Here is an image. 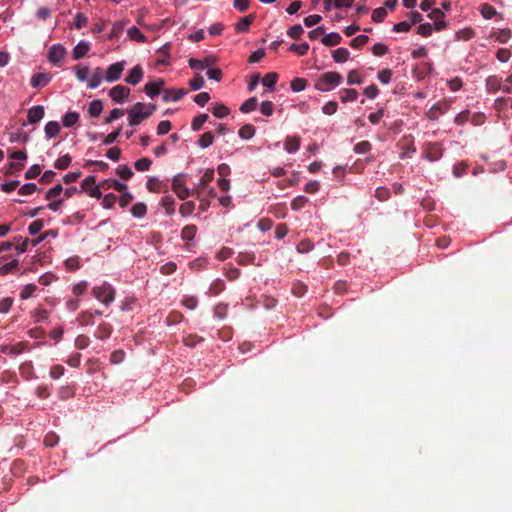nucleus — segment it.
Masks as SVG:
<instances>
[{
  "label": "nucleus",
  "mask_w": 512,
  "mask_h": 512,
  "mask_svg": "<svg viewBox=\"0 0 512 512\" xmlns=\"http://www.w3.org/2000/svg\"><path fill=\"white\" fill-rule=\"evenodd\" d=\"M155 109L156 107L153 104L136 103L127 111L129 124L132 126L139 125L142 121L147 119Z\"/></svg>",
  "instance_id": "f03ea898"
},
{
  "label": "nucleus",
  "mask_w": 512,
  "mask_h": 512,
  "mask_svg": "<svg viewBox=\"0 0 512 512\" xmlns=\"http://www.w3.org/2000/svg\"><path fill=\"white\" fill-rule=\"evenodd\" d=\"M204 83V78L200 74H197L189 81V86L192 90L196 91L201 89L204 86Z\"/></svg>",
  "instance_id": "a18cd8bd"
},
{
  "label": "nucleus",
  "mask_w": 512,
  "mask_h": 512,
  "mask_svg": "<svg viewBox=\"0 0 512 512\" xmlns=\"http://www.w3.org/2000/svg\"><path fill=\"white\" fill-rule=\"evenodd\" d=\"M101 187L103 189H114L117 192H124V190L128 189L127 184L120 182L116 179H106L102 181Z\"/></svg>",
  "instance_id": "f8f14e48"
},
{
  "label": "nucleus",
  "mask_w": 512,
  "mask_h": 512,
  "mask_svg": "<svg viewBox=\"0 0 512 512\" xmlns=\"http://www.w3.org/2000/svg\"><path fill=\"white\" fill-rule=\"evenodd\" d=\"M41 172L39 165H33L31 166L26 172H25V178L26 179H33L36 178Z\"/></svg>",
  "instance_id": "e2e57ef3"
},
{
  "label": "nucleus",
  "mask_w": 512,
  "mask_h": 512,
  "mask_svg": "<svg viewBox=\"0 0 512 512\" xmlns=\"http://www.w3.org/2000/svg\"><path fill=\"white\" fill-rule=\"evenodd\" d=\"M151 164H152V161L149 158L144 157V158L137 160L135 162L134 166L137 171L144 172V171L149 170Z\"/></svg>",
  "instance_id": "4c0bfd02"
},
{
  "label": "nucleus",
  "mask_w": 512,
  "mask_h": 512,
  "mask_svg": "<svg viewBox=\"0 0 512 512\" xmlns=\"http://www.w3.org/2000/svg\"><path fill=\"white\" fill-rule=\"evenodd\" d=\"M161 205L165 208L167 214L174 213V199L170 195H165L161 199Z\"/></svg>",
  "instance_id": "e433bc0d"
},
{
  "label": "nucleus",
  "mask_w": 512,
  "mask_h": 512,
  "mask_svg": "<svg viewBox=\"0 0 512 512\" xmlns=\"http://www.w3.org/2000/svg\"><path fill=\"white\" fill-rule=\"evenodd\" d=\"M44 131L48 139L54 138L60 131V124L56 121H49L46 123Z\"/></svg>",
  "instance_id": "b1692460"
},
{
  "label": "nucleus",
  "mask_w": 512,
  "mask_h": 512,
  "mask_svg": "<svg viewBox=\"0 0 512 512\" xmlns=\"http://www.w3.org/2000/svg\"><path fill=\"white\" fill-rule=\"evenodd\" d=\"M171 129V123L167 120L161 121L157 127V133L159 135L167 134Z\"/></svg>",
  "instance_id": "338daca9"
},
{
  "label": "nucleus",
  "mask_w": 512,
  "mask_h": 512,
  "mask_svg": "<svg viewBox=\"0 0 512 512\" xmlns=\"http://www.w3.org/2000/svg\"><path fill=\"white\" fill-rule=\"evenodd\" d=\"M44 117V107L41 105L31 107L27 112V124H35Z\"/></svg>",
  "instance_id": "9d476101"
},
{
  "label": "nucleus",
  "mask_w": 512,
  "mask_h": 512,
  "mask_svg": "<svg viewBox=\"0 0 512 512\" xmlns=\"http://www.w3.org/2000/svg\"><path fill=\"white\" fill-rule=\"evenodd\" d=\"M255 135V127L251 124H246L242 126L239 130V136L242 139L248 140L251 139Z\"/></svg>",
  "instance_id": "c85d7f7f"
},
{
  "label": "nucleus",
  "mask_w": 512,
  "mask_h": 512,
  "mask_svg": "<svg viewBox=\"0 0 512 512\" xmlns=\"http://www.w3.org/2000/svg\"><path fill=\"white\" fill-rule=\"evenodd\" d=\"M368 40H369L368 36L359 35L351 40L350 46L353 48H361L368 42Z\"/></svg>",
  "instance_id": "603ef678"
},
{
  "label": "nucleus",
  "mask_w": 512,
  "mask_h": 512,
  "mask_svg": "<svg viewBox=\"0 0 512 512\" xmlns=\"http://www.w3.org/2000/svg\"><path fill=\"white\" fill-rule=\"evenodd\" d=\"M321 41L325 46H336L341 43L342 37L337 32H331L326 34Z\"/></svg>",
  "instance_id": "5701e85b"
},
{
  "label": "nucleus",
  "mask_w": 512,
  "mask_h": 512,
  "mask_svg": "<svg viewBox=\"0 0 512 512\" xmlns=\"http://www.w3.org/2000/svg\"><path fill=\"white\" fill-rule=\"evenodd\" d=\"M338 94L342 103L353 102L358 98V92L352 88H343Z\"/></svg>",
  "instance_id": "f3484780"
},
{
  "label": "nucleus",
  "mask_w": 512,
  "mask_h": 512,
  "mask_svg": "<svg viewBox=\"0 0 512 512\" xmlns=\"http://www.w3.org/2000/svg\"><path fill=\"white\" fill-rule=\"evenodd\" d=\"M254 17L252 15L246 16L238 21L235 25V30L237 32H246L249 29L250 24L252 23Z\"/></svg>",
  "instance_id": "bb28decb"
},
{
  "label": "nucleus",
  "mask_w": 512,
  "mask_h": 512,
  "mask_svg": "<svg viewBox=\"0 0 512 512\" xmlns=\"http://www.w3.org/2000/svg\"><path fill=\"white\" fill-rule=\"evenodd\" d=\"M332 58L336 63H345L350 58V52L347 48H337L332 51Z\"/></svg>",
  "instance_id": "6ab92c4d"
},
{
  "label": "nucleus",
  "mask_w": 512,
  "mask_h": 512,
  "mask_svg": "<svg viewBox=\"0 0 512 512\" xmlns=\"http://www.w3.org/2000/svg\"><path fill=\"white\" fill-rule=\"evenodd\" d=\"M289 50L292 51V52H295L297 53L298 55H305L308 50H309V44L304 42V43H301V44H292L290 47H289Z\"/></svg>",
  "instance_id": "79ce46f5"
},
{
  "label": "nucleus",
  "mask_w": 512,
  "mask_h": 512,
  "mask_svg": "<svg viewBox=\"0 0 512 512\" xmlns=\"http://www.w3.org/2000/svg\"><path fill=\"white\" fill-rule=\"evenodd\" d=\"M103 80V70L100 67H97L93 70L88 82L87 86L90 89H96Z\"/></svg>",
  "instance_id": "2eb2a0df"
},
{
  "label": "nucleus",
  "mask_w": 512,
  "mask_h": 512,
  "mask_svg": "<svg viewBox=\"0 0 512 512\" xmlns=\"http://www.w3.org/2000/svg\"><path fill=\"white\" fill-rule=\"evenodd\" d=\"M117 201V197L113 193L106 194L102 199V206L105 209H111Z\"/></svg>",
  "instance_id": "37998d69"
},
{
  "label": "nucleus",
  "mask_w": 512,
  "mask_h": 512,
  "mask_svg": "<svg viewBox=\"0 0 512 512\" xmlns=\"http://www.w3.org/2000/svg\"><path fill=\"white\" fill-rule=\"evenodd\" d=\"M37 190V186L34 183H26L22 185L19 189V194L21 195H30Z\"/></svg>",
  "instance_id": "6e6d98bb"
},
{
  "label": "nucleus",
  "mask_w": 512,
  "mask_h": 512,
  "mask_svg": "<svg viewBox=\"0 0 512 512\" xmlns=\"http://www.w3.org/2000/svg\"><path fill=\"white\" fill-rule=\"evenodd\" d=\"M481 14L485 19H491L496 14V10L491 5L485 4L481 8Z\"/></svg>",
  "instance_id": "4d7b16f0"
},
{
  "label": "nucleus",
  "mask_w": 512,
  "mask_h": 512,
  "mask_svg": "<svg viewBox=\"0 0 512 512\" xmlns=\"http://www.w3.org/2000/svg\"><path fill=\"white\" fill-rule=\"evenodd\" d=\"M213 178H214V170L213 169H207L203 173V175H202V177H201V179H200V181H199V183H198L196 188L197 189L205 188L207 186V184L213 180Z\"/></svg>",
  "instance_id": "c756f323"
},
{
  "label": "nucleus",
  "mask_w": 512,
  "mask_h": 512,
  "mask_svg": "<svg viewBox=\"0 0 512 512\" xmlns=\"http://www.w3.org/2000/svg\"><path fill=\"white\" fill-rule=\"evenodd\" d=\"M63 192V187L60 184L55 185L51 189L48 190L46 194V198L48 200L58 199L60 194Z\"/></svg>",
  "instance_id": "8fccbe9b"
},
{
  "label": "nucleus",
  "mask_w": 512,
  "mask_h": 512,
  "mask_svg": "<svg viewBox=\"0 0 512 512\" xmlns=\"http://www.w3.org/2000/svg\"><path fill=\"white\" fill-rule=\"evenodd\" d=\"M119 204L122 208H125L133 199V195L127 190L120 192Z\"/></svg>",
  "instance_id": "5fc2aeb1"
},
{
  "label": "nucleus",
  "mask_w": 512,
  "mask_h": 512,
  "mask_svg": "<svg viewBox=\"0 0 512 512\" xmlns=\"http://www.w3.org/2000/svg\"><path fill=\"white\" fill-rule=\"evenodd\" d=\"M90 50L88 42L80 41L73 49V58L75 60L83 58Z\"/></svg>",
  "instance_id": "a211bd4d"
},
{
  "label": "nucleus",
  "mask_w": 512,
  "mask_h": 512,
  "mask_svg": "<svg viewBox=\"0 0 512 512\" xmlns=\"http://www.w3.org/2000/svg\"><path fill=\"white\" fill-rule=\"evenodd\" d=\"M66 49L60 44H55L50 47L48 52V59L53 65H59L64 59Z\"/></svg>",
  "instance_id": "6e6552de"
},
{
  "label": "nucleus",
  "mask_w": 512,
  "mask_h": 512,
  "mask_svg": "<svg viewBox=\"0 0 512 512\" xmlns=\"http://www.w3.org/2000/svg\"><path fill=\"white\" fill-rule=\"evenodd\" d=\"M93 294L100 302L106 305L114 300V290L106 283L95 286L93 288Z\"/></svg>",
  "instance_id": "7ed1b4c3"
},
{
  "label": "nucleus",
  "mask_w": 512,
  "mask_h": 512,
  "mask_svg": "<svg viewBox=\"0 0 512 512\" xmlns=\"http://www.w3.org/2000/svg\"><path fill=\"white\" fill-rule=\"evenodd\" d=\"M212 113L217 118H224L229 115L230 110L226 105L218 103L212 108Z\"/></svg>",
  "instance_id": "cd10ccee"
},
{
  "label": "nucleus",
  "mask_w": 512,
  "mask_h": 512,
  "mask_svg": "<svg viewBox=\"0 0 512 512\" xmlns=\"http://www.w3.org/2000/svg\"><path fill=\"white\" fill-rule=\"evenodd\" d=\"M127 34L130 39L137 42H145L146 40L144 34L135 26L130 27L127 31Z\"/></svg>",
  "instance_id": "2f4dec72"
},
{
  "label": "nucleus",
  "mask_w": 512,
  "mask_h": 512,
  "mask_svg": "<svg viewBox=\"0 0 512 512\" xmlns=\"http://www.w3.org/2000/svg\"><path fill=\"white\" fill-rule=\"evenodd\" d=\"M12 161L10 162L6 174L11 175L19 172L24 167V162L27 159V155L23 151H15L10 155Z\"/></svg>",
  "instance_id": "20e7f679"
},
{
  "label": "nucleus",
  "mask_w": 512,
  "mask_h": 512,
  "mask_svg": "<svg viewBox=\"0 0 512 512\" xmlns=\"http://www.w3.org/2000/svg\"><path fill=\"white\" fill-rule=\"evenodd\" d=\"M307 86V81L303 78H294L290 83V88L293 92L303 91Z\"/></svg>",
  "instance_id": "72a5a7b5"
},
{
  "label": "nucleus",
  "mask_w": 512,
  "mask_h": 512,
  "mask_svg": "<svg viewBox=\"0 0 512 512\" xmlns=\"http://www.w3.org/2000/svg\"><path fill=\"white\" fill-rule=\"evenodd\" d=\"M71 163V157L66 154V155H63L61 157H59L56 161H55V168L57 169H66Z\"/></svg>",
  "instance_id": "de8ad7c7"
},
{
  "label": "nucleus",
  "mask_w": 512,
  "mask_h": 512,
  "mask_svg": "<svg viewBox=\"0 0 512 512\" xmlns=\"http://www.w3.org/2000/svg\"><path fill=\"white\" fill-rule=\"evenodd\" d=\"M163 86H164L163 80H161V79L157 80V81L151 80L146 83L144 90H145V93L147 94V96H149L150 98H153L159 94V92L161 91Z\"/></svg>",
  "instance_id": "9b49d317"
},
{
  "label": "nucleus",
  "mask_w": 512,
  "mask_h": 512,
  "mask_svg": "<svg viewBox=\"0 0 512 512\" xmlns=\"http://www.w3.org/2000/svg\"><path fill=\"white\" fill-rule=\"evenodd\" d=\"M300 143L298 136H289L285 139V150L288 153H294L300 148Z\"/></svg>",
  "instance_id": "4be33fe9"
},
{
  "label": "nucleus",
  "mask_w": 512,
  "mask_h": 512,
  "mask_svg": "<svg viewBox=\"0 0 512 512\" xmlns=\"http://www.w3.org/2000/svg\"><path fill=\"white\" fill-rule=\"evenodd\" d=\"M103 110V104L101 100H93L88 106V113L91 117H98Z\"/></svg>",
  "instance_id": "393cba45"
},
{
  "label": "nucleus",
  "mask_w": 512,
  "mask_h": 512,
  "mask_svg": "<svg viewBox=\"0 0 512 512\" xmlns=\"http://www.w3.org/2000/svg\"><path fill=\"white\" fill-rule=\"evenodd\" d=\"M89 73H90V69L88 66L86 65H78L76 66L75 68V75H76V78L78 79V81L80 82H84V81H87L88 82V76H89Z\"/></svg>",
  "instance_id": "a878e982"
},
{
  "label": "nucleus",
  "mask_w": 512,
  "mask_h": 512,
  "mask_svg": "<svg viewBox=\"0 0 512 512\" xmlns=\"http://www.w3.org/2000/svg\"><path fill=\"white\" fill-rule=\"evenodd\" d=\"M433 31V27L430 23H424V24H421L419 27H418V34L423 36V37H428L431 35Z\"/></svg>",
  "instance_id": "13d9d810"
},
{
  "label": "nucleus",
  "mask_w": 512,
  "mask_h": 512,
  "mask_svg": "<svg viewBox=\"0 0 512 512\" xmlns=\"http://www.w3.org/2000/svg\"><path fill=\"white\" fill-rule=\"evenodd\" d=\"M186 91L184 89H178V90H174V89H171V90H167L165 91L164 95H163V100L164 101H179L180 99H182L185 95H186Z\"/></svg>",
  "instance_id": "aec40b11"
},
{
  "label": "nucleus",
  "mask_w": 512,
  "mask_h": 512,
  "mask_svg": "<svg viewBox=\"0 0 512 512\" xmlns=\"http://www.w3.org/2000/svg\"><path fill=\"white\" fill-rule=\"evenodd\" d=\"M123 115H124L123 110L115 108L110 112L109 116L105 119V122L111 123V122L121 118Z\"/></svg>",
  "instance_id": "052dcab7"
},
{
  "label": "nucleus",
  "mask_w": 512,
  "mask_h": 512,
  "mask_svg": "<svg viewBox=\"0 0 512 512\" xmlns=\"http://www.w3.org/2000/svg\"><path fill=\"white\" fill-rule=\"evenodd\" d=\"M130 95V89L122 85H116L109 91V96L116 103L125 102Z\"/></svg>",
  "instance_id": "0eeeda50"
},
{
  "label": "nucleus",
  "mask_w": 512,
  "mask_h": 512,
  "mask_svg": "<svg viewBox=\"0 0 512 512\" xmlns=\"http://www.w3.org/2000/svg\"><path fill=\"white\" fill-rule=\"evenodd\" d=\"M278 80V75L274 72L268 73L264 76L262 80V84L268 87L270 90H273L276 82Z\"/></svg>",
  "instance_id": "f704fd0d"
},
{
  "label": "nucleus",
  "mask_w": 512,
  "mask_h": 512,
  "mask_svg": "<svg viewBox=\"0 0 512 512\" xmlns=\"http://www.w3.org/2000/svg\"><path fill=\"white\" fill-rule=\"evenodd\" d=\"M210 100V95L207 92H201L194 98L196 104L204 106Z\"/></svg>",
  "instance_id": "69168bd1"
},
{
  "label": "nucleus",
  "mask_w": 512,
  "mask_h": 512,
  "mask_svg": "<svg viewBox=\"0 0 512 512\" xmlns=\"http://www.w3.org/2000/svg\"><path fill=\"white\" fill-rule=\"evenodd\" d=\"M0 264V274L6 275L18 266V259L14 258L10 261H7L6 256H1Z\"/></svg>",
  "instance_id": "4468645a"
},
{
  "label": "nucleus",
  "mask_w": 512,
  "mask_h": 512,
  "mask_svg": "<svg viewBox=\"0 0 512 512\" xmlns=\"http://www.w3.org/2000/svg\"><path fill=\"white\" fill-rule=\"evenodd\" d=\"M386 15V9L384 7H379L372 12V19L374 22H382Z\"/></svg>",
  "instance_id": "864d4df0"
},
{
  "label": "nucleus",
  "mask_w": 512,
  "mask_h": 512,
  "mask_svg": "<svg viewBox=\"0 0 512 512\" xmlns=\"http://www.w3.org/2000/svg\"><path fill=\"white\" fill-rule=\"evenodd\" d=\"M188 63L191 69L202 71L206 68H210L215 63V58L212 56H208L204 59L190 58Z\"/></svg>",
  "instance_id": "1a4fd4ad"
},
{
  "label": "nucleus",
  "mask_w": 512,
  "mask_h": 512,
  "mask_svg": "<svg viewBox=\"0 0 512 512\" xmlns=\"http://www.w3.org/2000/svg\"><path fill=\"white\" fill-rule=\"evenodd\" d=\"M42 228L43 222L41 220H36L29 225L28 230L31 235H36Z\"/></svg>",
  "instance_id": "774afa93"
},
{
  "label": "nucleus",
  "mask_w": 512,
  "mask_h": 512,
  "mask_svg": "<svg viewBox=\"0 0 512 512\" xmlns=\"http://www.w3.org/2000/svg\"><path fill=\"white\" fill-rule=\"evenodd\" d=\"M125 61H119L111 64L105 73V80L109 83L115 82L120 79L124 69H125Z\"/></svg>",
  "instance_id": "423d86ee"
},
{
  "label": "nucleus",
  "mask_w": 512,
  "mask_h": 512,
  "mask_svg": "<svg viewBox=\"0 0 512 512\" xmlns=\"http://www.w3.org/2000/svg\"><path fill=\"white\" fill-rule=\"evenodd\" d=\"M116 173L124 180H128L133 176V171L126 165H120L116 169Z\"/></svg>",
  "instance_id": "a19ab883"
},
{
  "label": "nucleus",
  "mask_w": 512,
  "mask_h": 512,
  "mask_svg": "<svg viewBox=\"0 0 512 512\" xmlns=\"http://www.w3.org/2000/svg\"><path fill=\"white\" fill-rule=\"evenodd\" d=\"M342 75L336 71H328L320 74L314 82L315 90L319 92H329L340 86Z\"/></svg>",
  "instance_id": "f257e3e1"
},
{
  "label": "nucleus",
  "mask_w": 512,
  "mask_h": 512,
  "mask_svg": "<svg viewBox=\"0 0 512 512\" xmlns=\"http://www.w3.org/2000/svg\"><path fill=\"white\" fill-rule=\"evenodd\" d=\"M79 120V114L77 112H68L63 117V125L65 127H72Z\"/></svg>",
  "instance_id": "473e14b6"
},
{
  "label": "nucleus",
  "mask_w": 512,
  "mask_h": 512,
  "mask_svg": "<svg viewBox=\"0 0 512 512\" xmlns=\"http://www.w3.org/2000/svg\"><path fill=\"white\" fill-rule=\"evenodd\" d=\"M51 80V76L48 73H38L31 78V86L33 88L44 87Z\"/></svg>",
  "instance_id": "dca6fc26"
},
{
  "label": "nucleus",
  "mask_w": 512,
  "mask_h": 512,
  "mask_svg": "<svg viewBox=\"0 0 512 512\" xmlns=\"http://www.w3.org/2000/svg\"><path fill=\"white\" fill-rule=\"evenodd\" d=\"M256 107H257V100H256V98L252 97L242 103L240 110L243 113H249V112H252L253 110H255Z\"/></svg>",
  "instance_id": "58836bf2"
},
{
  "label": "nucleus",
  "mask_w": 512,
  "mask_h": 512,
  "mask_svg": "<svg viewBox=\"0 0 512 512\" xmlns=\"http://www.w3.org/2000/svg\"><path fill=\"white\" fill-rule=\"evenodd\" d=\"M172 190L182 200L188 198L191 194L189 188L185 185L184 175H176L172 180Z\"/></svg>",
  "instance_id": "39448f33"
},
{
  "label": "nucleus",
  "mask_w": 512,
  "mask_h": 512,
  "mask_svg": "<svg viewBox=\"0 0 512 512\" xmlns=\"http://www.w3.org/2000/svg\"><path fill=\"white\" fill-rule=\"evenodd\" d=\"M195 234H196V227L193 225L186 226L182 230V237L187 240L192 239L195 236Z\"/></svg>",
  "instance_id": "680f3d73"
},
{
  "label": "nucleus",
  "mask_w": 512,
  "mask_h": 512,
  "mask_svg": "<svg viewBox=\"0 0 512 512\" xmlns=\"http://www.w3.org/2000/svg\"><path fill=\"white\" fill-rule=\"evenodd\" d=\"M143 77V70L141 66L136 65L130 71L125 81L132 85H137Z\"/></svg>",
  "instance_id": "ddd939ff"
},
{
  "label": "nucleus",
  "mask_w": 512,
  "mask_h": 512,
  "mask_svg": "<svg viewBox=\"0 0 512 512\" xmlns=\"http://www.w3.org/2000/svg\"><path fill=\"white\" fill-rule=\"evenodd\" d=\"M35 289H36V286H35L34 284L26 285V286L22 289V291H21V293H20V297H21L22 299H28V298H30V297L32 296V294L34 293Z\"/></svg>",
  "instance_id": "0e129e2a"
},
{
  "label": "nucleus",
  "mask_w": 512,
  "mask_h": 512,
  "mask_svg": "<svg viewBox=\"0 0 512 512\" xmlns=\"http://www.w3.org/2000/svg\"><path fill=\"white\" fill-rule=\"evenodd\" d=\"M346 81L348 85H360L362 83V79L357 70L348 71Z\"/></svg>",
  "instance_id": "c9c22d12"
},
{
  "label": "nucleus",
  "mask_w": 512,
  "mask_h": 512,
  "mask_svg": "<svg viewBox=\"0 0 512 512\" xmlns=\"http://www.w3.org/2000/svg\"><path fill=\"white\" fill-rule=\"evenodd\" d=\"M473 36H474V32L470 28H465V29L459 30L456 33L457 40L467 41V40H470Z\"/></svg>",
  "instance_id": "3c124183"
},
{
  "label": "nucleus",
  "mask_w": 512,
  "mask_h": 512,
  "mask_svg": "<svg viewBox=\"0 0 512 512\" xmlns=\"http://www.w3.org/2000/svg\"><path fill=\"white\" fill-rule=\"evenodd\" d=\"M338 110V104L335 101H328L322 106V112L325 115H333Z\"/></svg>",
  "instance_id": "ea45409f"
},
{
  "label": "nucleus",
  "mask_w": 512,
  "mask_h": 512,
  "mask_svg": "<svg viewBox=\"0 0 512 512\" xmlns=\"http://www.w3.org/2000/svg\"><path fill=\"white\" fill-rule=\"evenodd\" d=\"M260 111L265 116H271L273 113V104L270 101H263L260 104Z\"/></svg>",
  "instance_id": "bf43d9fd"
},
{
  "label": "nucleus",
  "mask_w": 512,
  "mask_h": 512,
  "mask_svg": "<svg viewBox=\"0 0 512 512\" xmlns=\"http://www.w3.org/2000/svg\"><path fill=\"white\" fill-rule=\"evenodd\" d=\"M214 137L211 132L204 133L199 139V146L203 149L209 147L213 143Z\"/></svg>",
  "instance_id": "49530a36"
},
{
  "label": "nucleus",
  "mask_w": 512,
  "mask_h": 512,
  "mask_svg": "<svg viewBox=\"0 0 512 512\" xmlns=\"http://www.w3.org/2000/svg\"><path fill=\"white\" fill-rule=\"evenodd\" d=\"M208 119V115L207 114H201V115H198L196 116L193 121H192V129L194 131H198L201 129V127L203 126V124L207 121Z\"/></svg>",
  "instance_id": "c03bdc74"
},
{
  "label": "nucleus",
  "mask_w": 512,
  "mask_h": 512,
  "mask_svg": "<svg viewBox=\"0 0 512 512\" xmlns=\"http://www.w3.org/2000/svg\"><path fill=\"white\" fill-rule=\"evenodd\" d=\"M146 188L150 192L157 193L161 190V181L157 177L151 176L147 179Z\"/></svg>",
  "instance_id": "7c9ffc66"
},
{
  "label": "nucleus",
  "mask_w": 512,
  "mask_h": 512,
  "mask_svg": "<svg viewBox=\"0 0 512 512\" xmlns=\"http://www.w3.org/2000/svg\"><path fill=\"white\" fill-rule=\"evenodd\" d=\"M130 212L134 218L142 219L147 214V205L144 202H137L131 207Z\"/></svg>",
  "instance_id": "412c9836"
},
{
  "label": "nucleus",
  "mask_w": 512,
  "mask_h": 512,
  "mask_svg": "<svg viewBox=\"0 0 512 512\" xmlns=\"http://www.w3.org/2000/svg\"><path fill=\"white\" fill-rule=\"evenodd\" d=\"M303 32H304L303 27L299 24H296L288 29L287 34L289 37H291L293 39H299L301 37V35L303 34Z\"/></svg>",
  "instance_id": "09e8293b"
}]
</instances>
